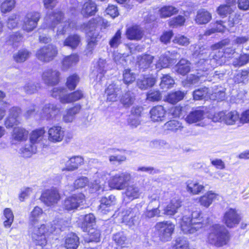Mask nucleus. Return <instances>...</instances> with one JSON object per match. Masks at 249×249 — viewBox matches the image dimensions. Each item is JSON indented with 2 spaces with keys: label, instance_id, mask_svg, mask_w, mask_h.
<instances>
[{
  "label": "nucleus",
  "instance_id": "obj_3",
  "mask_svg": "<svg viewBox=\"0 0 249 249\" xmlns=\"http://www.w3.org/2000/svg\"><path fill=\"white\" fill-rule=\"evenodd\" d=\"M199 211L192 212L191 218L190 216L184 215L180 223V226L183 232L186 234H195L199 231L208 223L207 218L205 219Z\"/></svg>",
  "mask_w": 249,
  "mask_h": 249
},
{
  "label": "nucleus",
  "instance_id": "obj_40",
  "mask_svg": "<svg viewBox=\"0 0 249 249\" xmlns=\"http://www.w3.org/2000/svg\"><path fill=\"white\" fill-rule=\"evenodd\" d=\"M186 93L181 91H176L169 93L166 97V101L172 104H176L182 100Z\"/></svg>",
  "mask_w": 249,
  "mask_h": 249
},
{
  "label": "nucleus",
  "instance_id": "obj_34",
  "mask_svg": "<svg viewBox=\"0 0 249 249\" xmlns=\"http://www.w3.org/2000/svg\"><path fill=\"white\" fill-rule=\"evenodd\" d=\"M108 173L106 171H99L96 173L94 178H98L99 179H95L93 182H91L89 186L95 190H99L101 188L102 181H104L107 178Z\"/></svg>",
  "mask_w": 249,
  "mask_h": 249
},
{
  "label": "nucleus",
  "instance_id": "obj_26",
  "mask_svg": "<svg viewBox=\"0 0 249 249\" xmlns=\"http://www.w3.org/2000/svg\"><path fill=\"white\" fill-rule=\"evenodd\" d=\"M181 201L178 199L173 198L163 210V213L167 215H173L181 207Z\"/></svg>",
  "mask_w": 249,
  "mask_h": 249
},
{
  "label": "nucleus",
  "instance_id": "obj_47",
  "mask_svg": "<svg viewBox=\"0 0 249 249\" xmlns=\"http://www.w3.org/2000/svg\"><path fill=\"white\" fill-rule=\"evenodd\" d=\"M31 55V52L27 49H21L14 54V60L18 63H21L28 59Z\"/></svg>",
  "mask_w": 249,
  "mask_h": 249
},
{
  "label": "nucleus",
  "instance_id": "obj_14",
  "mask_svg": "<svg viewBox=\"0 0 249 249\" xmlns=\"http://www.w3.org/2000/svg\"><path fill=\"white\" fill-rule=\"evenodd\" d=\"M21 113V109L18 107H13L9 110L8 116L6 118L4 125L7 128L18 125L19 122L18 117Z\"/></svg>",
  "mask_w": 249,
  "mask_h": 249
},
{
  "label": "nucleus",
  "instance_id": "obj_7",
  "mask_svg": "<svg viewBox=\"0 0 249 249\" xmlns=\"http://www.w3.org/2000/svg\"><path fill=\"white\" fill-rule=\"evenodd\" d=\"M85 201V196L82 194H74L67 197L63 202L64 208L68 211L77 209L83 205Z\"/></svg>",
  "mask_w": 249,
  "mask_h": 249
},
{
  "label": "nucleus",
  "instance_id": "obj_15",
  "mask_svg": "<svg viewBox=\"0 0 249 249\" xmlns=\"http://www.w3.org/2000/svg\"><path fill=\"white\" fill-rule=\"evenodd\" d=\"M166 111L162 106L153 107L150 111V119L153 122L163 121L166 118Z\"/></svg>",
  "mask_w": 249,
  "mask_h": 249
},
{
  "label": "nucleus",
  "instance_id": "obj_21",
  "mask_svg": "<svg viewBox=\"0 0 249 249\" xmlns=\"http://www.w3.org/2000/svg\"><path fill=\"white\" fill-rule=\"evenodd\" d=\"M116 198L114 196L110 195L108 197H104L101 200L99 210L103 213H106L111 210L110 208L115 204Z\"/></svg>",
  "mask_w": 249,
  "mask_h": 249
},
{
  "label": "nucleus",
  "instance_id": "obj_54",
  "mask_svg": "<svg viewBox=\"0 0 249 249\" xmlns=\"http://www.w3.org/2000/svg\"><path fill=\"white\" fill-rule=\"evenodd\" d=\"M108 64H107L105 59L100 58L98 61L97 79L101 80L104 77V74L107 71Z\"/></svg>",
  "mask_w": 249,
  "mask_h": 249
},
{
  "label": "nucleus",
  "instance_id": "obj_57",
  "mask_svg": "<svg viewBox=\"0 0 249 249\" xmlns=\"http://www.w3.org/2000/svg\"><path fill=\"white\" fill-rule=\"evenodd\" d=\"M171 59L166 54H162L156 64L157 68L160 69L168 67L170 63Z\"/></svg>",
  "mask_w": 249,
  "mask_h": 249
},
{
  "label": "nucleus",
  "instance_id": "obj_45",
  "mask_svg": "<svg viewBox=\"0 0 249 249\" xmlns=\"http://www.w3.org/2000/svg\"><path fill=\"white\" fill-rule=\"evenodd\" d=\"M159 11L160 17L166 18L176 14L178 13V10L174 6L168 5L162 7Z\"/></svg>",
  "mask_w": 249,
  "mask_h": 249
},
{
  "label": "nucleus",
  "instance_id": "obj_30",
  "mask_svg": "<svg viewBox=\"0 0 249 249\" xmlns=\"http://www.w3.org/2000/svg\"><path fill=\"white\" fill-rule=\"evenodd\" d=\"M204 112L198 109L192 111L185 118L186 122L188 124H193L201 121L204 118Z\"/></svg>",
  "mask_w": 249,
  "mask_h": 249
},
{
  "label": "nucleus",
  "instance_id": "obj_9",
  "mask_svg": "<svg viewBox=\"0 0 249 249\" xmlns=\"http://www.w3.org/2000/svg\"><path fill=\"white\" fill-rule=\"evenodd\" d=\"M40 18V14L38 12H31L27 13L23 20L22 28L27 32H31L35 29Z\"/></svg>",
  "mask_w": 249,
  "mask_h": 249
},
{
  "label": "nucleus",
  "instance_id": "obj_29",
  "mask_svg": "<svg viewBox=\"0 0 249 249\" xmlns=\"http://www.w3.org/2000/svg\"><path fill=\"white\" fill-rule=\"evenodd\" d=\"M28 134V131L24 128L16 127L13 129L12 137L14 140L21 142L27 139Z\"/></svg>",
  "mask_w": 249,
  "mask_h": 249
},
{
  "label": "nucleus",
  "instance_id": "obj_23",
  "mask_svg": "<svg viewBox=\"0 0 249 249\" xmlns=\"http://www.w3.org/2000/svg\"><path fill=\"white\" fill-rule=\"evenodd\" d=\"M121 92V89L119 86L113 84L109 85L106 90L107 101L109 102L117 101L118 96Z\"/></svg>",
  "mask_w": 249,
  "mask_h": 249
},
{
  "label": "nucleus",
  "instance_id": "obj_17",
  "mask_svg": "<svg viewBox=\"0 0 249 249\" xmlns=\"http://www.w3.org/2000/svg\"><path fill=\"white\" fill-rule=\"evenodd\" d=\"M64 136V131L59 126H53L48 130V140L53 142H60Z\"/></svg>",
  "mask_w": 249,
  "mask_h": 249
},
{
  "label": "nucleus",
  "instance_id": "obj_61",
  "mask_svg": "<svg viewBox=\"0 0 249 249\" xmlns=\"http://www.w3.org/2000/svg\"><path fill=\"white\" fill-rule=\"evenodd\" d=\"M112 240L117 246L123 247L125 243L126 237L124 232H119L113 235Z\"/></svg>",
  "mask_w": 249,
  "mask_h": 249
},
{
  "label": "nucleus",
  "instance_id": "obj_37",
  "mask_svg": "<svg viewBox=\"0 0 249 249\" xmlns=\"http://www.w3.org/2000/svg\"><path fill=\"white\" fill-rule=\"evenodd\" d=\"M79 61V56L77 54H72L65 56L62 61V69L66 71L76 64Z\"/></svg>",
  "mask_w": 249,
  "mask_h": 249
},
{
  "label": "nucleus",
  "instance_id": "obj_39",
  "mask_svg": "<svg viewBox=\"0 0 249 249\" xmlns=\"http://www.w3.org/2000/svg\"><path fill=\"white\" fill-rule=\"evenodd\" d=\"M154 57L150 54H144L138 57V65L140 69L144 71L149 68Z\"/></svg>",
  "mask_w": 249,
  "mask_h": 249
},
{
  "label": "nucleus",
  "instance_id": "obj_11",
  "mask_svg": "<svg viewBox=\"0 0 249 249\" xmlns=\"http://www.w3.org/2000/svg\"><path fill=\"white\" fill-rule=\"evenodd\" d=\"M60 199V195L56 189L47 190L42 194L40 197L41 201L48 206L56 204Z\"/></svg>",
  "mask_w": 249,
  "mask_h": 249
},
{
  "label": "nucleus",
  "instance_id": "obj_59",
  "mask_svg": "<svg viewBox=\"0 0 249 249\" xmlns=\"http://www.w3.org/2000/svg\"><path fill=\"white\" fill-rule=\"evenodd\" d=\"M209 89L204 87L195 90L193 92V97L196 100H199L205 98L208 96Z\"/></svg>",
  "mask_w": 249,
  "mask_h": 249
},
{
  "label": "nucleus",
  "instance_id": "obj_1",
  "mask_svg": "<svg viewBox=\"0 0 249 249\" xmlns=\"http://www.w3.org/2000/svg\"><path fill=\"white\" fill-rule=\"evenodd\" d=\"M43 214L42 209L36 206L31 212L29 216L31 236L35 243L41 246H45L46 244V233H53L57 228L61 229L59 224L54 227L52 226L49 229H47L44 224L39 225V220Z\"/></svg>",
  "mask_w": 249,
  "mask_h": 249
},
{
  "label": "nucleus",
  "instance_id": "obj_55",
  "mask_svg": "<svg viewBox=\"0 0 249 249\" xmlns=\"http://www.w3.org/2000/svg\"><path fill=\"white\" fill-rule=\"evenodd\" d=\"M249 77V69L243 70L238 71L234 76L235 82L245 83L248 81Z\"/></svg>",
  "mask_w": 249,
  "mask_h": 249
},
{
  "label": "nucleus",
  "instance_id": "obj_41",
  "mask_svg": "<svg viewBox=\"0 0 249 249\" xmlns=\"http://www.w3.org/2000/svg\"><path fill=\"white\" fill-rule=\"evenodd\" d=\"M80 37L77 35H73L68 36L64 41L63 45L72 49H75L80 42Z\"/></svg>",
  "mask_w": 249,
  "mask_h": 249
},
{
  "label": "nucleus",
  "instance_id": "obj_56",
  "mask_svg": "<svg viewBox=\"0 0 249 249\" xmlns=\"http://www.w3.org/2000/svg\"><path fill=\"white\" fill-rule=\"evenodd\" d=\"M20 150L23 157L28 158L36 152V146L30 142V144H26Z\"/></svg>",
  "mask_w": 249,
  "mask_h": 249
},
{
  "label": "nucleus",
  "instance_id": "obj_63",
  "mask_svg": "<svg viewBox=\"0 0 249 249\" xmlns=\"http://www.w3.org/2000/svg\"><path fill=\"white\" fill-rule=\"evenodd\" d=\"M175 242L173 249H189L188 242L184 238L178 237Z\"/></svg>",
  "mask_w": 249,
  "mask_h": 249
},
{
  "label": "nucleus",
  "instance_id": "obj_64",
  "mask_svg": "<svg viewBox=\"0 0 249 249\" xmlns=\"http://www.w3.org/2000/svg\"><path fill=\"white\" fill-rule=\"evenodd\" d=\"M136 79V74L130 69H125L123 73V80L126 84L133 82Z\"/></svg>",
  "mask_w": 249,
  "mask_h": 249
},
{
  "label": "nucleus",
  "instance_id": "obj_38",
  "mask_svg": "<svg viewBox=\"0 0 249 249\" xmlns=\"http://www.w3.org/2000/svg\"><path fill=\"white\" fill-rule=\"evenodd\" d=\"M79 244V238L74 233L67 236L65 239V247L67 249H76Z\"/></svg>",
  "mask_w": 249,
  "mask_h": 249
},
{
  "label": "nucleus",
  "instance_id": "obj_6",
  "mask_svg": "<svg viewBox=\"0 0 249 249\" xmlns=\"http://www.w3.org/2000/svg\"><path fill=\"white\" fill-rule=\"evenodd\" d=\"M57 48L53 44H49L39 49L36 53V58L40 61L49 62L57 55Z\"/></svg>",
  "mask_w": 249,
  "mask_h": 249
},
{
  "label": "nucleus",
  "instance_id": "obj_24",
  "mask_svg": "<svg viewBox=\"0 0 249 249\" xmlns=\"http://www.w3.org/2000/svg\"><path fill=\"white\" fill-rule=\"evenodd\" d=\"M183 126L181 123L177 120H173L167 122L163 126L164 133L168 134L171 132L177 133L181 131Z\"/></svg>",
  "mask_w": 249,
  "mask_h": 249
},
{
  "label": "nucleus",
  "instance_id": "obj_50",
  "mask_svg": "<svg viewBox=\"0 0 249 249\" xmlns=\"http://www.w3.org/2000/svg\"><path fill=\"white\" fill-rule=\"evenodd\" d=\"M218 50V43H215L211 47V52H209V60L210 64L212 66V67H216L218 64V59L217 56Z\"/></svg>",
  "mask_w": 249,
  "mask_h": 249
},
{
  "label": "nucleus",
  "instance_id": "obj_52",
  "mask_svg": "<svg viewBox=\"0 0 249 249\" xmlns=\"http://www.w3.org/2000/svg\"><path fill=\"white\" fill-rule=\"evenodd\" d=\"M249 61V54L242 53L238 57L233 58L232 61L233 66L239 67L247 64Z\"/></svg>",
  "mask_w": 249,
  "mask_h": 249
},
{
  "label": "nucleus",
  "instance_id": "obj_35",
  "mask_svg": "<svg viewBox=\"0 0 249 249\" xmlns=\"http://www.w3.org/2000/svg\"><path fill=\"white\" fill-rule=\"evenodd\" d=\"M83 93L81 90H77L70 94H67L61 98V103L67 104L78 101L83 98Z\"/></svg>",
  "mask_w": 249,
  "mask_h": 249
},
{
  "label": "nucleus",
  "instance_id": "obj_18",
  "mask_svg": "<svg viewBox=\"0 0 249 249\" xmlns=\"http://www.w3.org/2000/svg\"><path fill=\"white\" fill-rule=\"evenodd\" d=\"M60 72L56 70L49 69L42 74V79L47 85H55L59 81Z\"/></svg>",
  "mask_w": 249,
  "mask_h": 249
},
{
  "label": "nucleus",
  "instance_id": "obj_51",
  "mask_svg": "<svg viewBox=\"0 0 249 249\" xmlns=\"http://www.w3.org/2000/svg\"><path fill=\"white\" fill-rule=\"evenodd\" d=\"M215 194L210 191L205 194L199 198V202L200 204L204 207H209L212 203L213 200L216 198Z\"/></svg>",
  "mask_w": 249,
  "mask_h": 249
},
{
  "label": "nucleus",
  "instance_id": "obj_48",
  "mask_svg": "<svg viewBox=\"0 0 249 249\" xmlns=\"http://www.w3.org/2000/svg\"><path fill=\"white\" fill-rule=\"evenodd\" d=\"M209 243L216 246L218 243V225H215L210 228L208 236Z\"/></svg>",
  "mask_w": 249,
  "mask_h": 249
},
{
  "label": "nucleus",
  "instance_id": "obj_22",
  "mask_svg": "<svg viewBox=\"0 0 249 249\" xmlns=\"http://www.w3.org/2000/svg\"><path fill=\"white\" fill-rule=\"evenodd\" d=\"M84 162L83 158L81 156H74L69 159L66 162V167L62 169V171H73L81 165Z\"/></svg>",
  "mask_w": 249,
  "mask_h": 249
},
{
  "label": "nucleus",
  "instance_id": "obj_58",
  "mask_svg": "<svg viewBox=\"0 0 249 249\" xmlns=\"http://www.w3.org/2000/svg\"><path fill=\"white\" fill-rule=\"evenodd\" d=\"M95 223V217L92 213H89L85 216L84 220L83 222V227L85 228L86 231L88 229L93 228V226Z\"/></svg>",
  "mask_w": 249,
  "mask_h": 249
},
{
  "label": "nucleus",
  "instance_id": "obj_20",
  "mask_svg": "<svg viewBox=\"0 0 249 249\" xmlns=\"http://www.w3.org/2000/svg\"><path fill=\"white\" fill-rule=\"evenodd\" d=\"M144 35L143 31L139 26H133L127 29L126 36L130 40H139Z\"/></svg>",
  "mask_w": 249,
  "mask_h": 249
},
{
  "label": "nucleus",
  "instance_id": "obj_2",
  "mask_svg": "<svg viewBox=\"0 0 249 249\" xmlns=\"http://www.w3.org/2000/svg\"><path fill=\"white\" fill-rule=\"evenodd\" d=\"M63 19V14L57 11L49 15L45 18V22L49 28H54L57 26L56 37L58 38L60 35H63L67 32H71L76 27V23L73 21H61Z\"/></svg>",
  "mask_w": 249,
  "mask_h": 249
},
{
  "label": "nucleus",
  "instance_id": "obj_25",
  "mask_svg": "<svg viewBox=\"0 0 249 249\" xmlns=\"http://www.w3.org/2000/svg\"><path fill=\"white\" fill-rule=\"evenodd\" d=\"M156 81V79L153 76H143L138 78L137 83L140 89L145 90L153 87Z\"/></svg>",
  "mask_w": 249,
  "mask_h": 249
},
{
  "label": "nucleus",
  "instance_id": "obj_43",
  "mask_svg": "<svg viewBox=\"0 0 249 249\" xmlns=\"http://www.w3.org/2000/svg\"><path fill=\"white\" fill-rule=\"evenodd\" d=\"M211 14L204 10H200L197 12L196 18V21L198 24H204L208 23L211 19Z\"/></svg>",
  "mask_w": 249,
  "mask_h": 249
},
{
  "label": "nucleus",
  "instance_id": "obj_5",
  "mask_svg": "<svg viewBox=\"0 0 249 249\" xmlns=\"http://www.w3.org/2000/svg\"><path fill=\"white\" fill-rule=\"evenodd\" d=\"M155 229L160 239L162 242H167L171 239L175 226L170 221H163L158 222L155 226Z\"/></svg>",
  "mask_w": 249,
  "mask_h": 249
},
{
  "label": "nucleus",
  "instance_id": "obj_8",
  "mask_svg": "<svg viewBox=\"0 0 249 249\" xmlns=\"http://www.w3.org/2000/svg\"><path fill=\"white\" fill-rule=\"evenodd\" d=\"M61 109V106L59 104H46L40 113V116L47 120H53L59 113Z\"/></svg>",
  "mask_w": 249,
  "mask_h": 249
},
{
  "label": "nucleus",
  "instance_id": "obj_31",
  "mask_svg": "<svg viewBox=\"0 0 249 249\" xmlns=\"http://www.w3.org/2000/svg\"><path fill=\"white\" fill-rule=\"evenodd\" d=\"M97 6L96 3L91 0L85 2L81 10V14L84 17H89L94 15L97 12Z\"/></svg>",
  "mask_w": 249,
  "mask_h": 249
},
{
  "label": "nucleus",
  "instance_id": "obj_13",
  "mask_svg": "<svg viewBox=\"0 0 249 249\" xmlns=\"http://www.w3.org/2000/svg\"><path fill=\"white\" fill-rule=\"evenodd\" d=\"M242 15L239 13H235L232 14L231 13L229 17L228 21L219 20V33L225 32L227 31L229 32V28L234 26L235 24L239 23L241 20Z\"/></svg>",
  "mask_w": 249,
  "mask_h": 249
},
{
  "label": "nucleus",
  "instance_id": "obj_12",
  "mask_svg": "<svg viewBox=\"0 0 249 249\" xmlns=\"http://www.w3.org/2000/svg\"><path fill=\"white\" fill-rule=\"evenodd\" d=\"M142 193L141 188L138 185H128L123 194L124 199L125 201H130L140 197Z\"/></svg>",
  "mask_w": 249,
  "mask_h": 249
},
{
  "label": "nucleus",
  "instance_id": "obj_32",
  "mask_svg": "<svg viewBox=\"0 0 249 249\" xmlns=\"http://www.w3.org/2000/svg\"><path fill=\"white\" fill-rule=\"evenodd\" d=\"M187 191L193 195L199 194L203 189L204 186L196 181L189 180L186 182Z\"/></svg>",
  "mask_w": 249,
  "mask_h": 249
},
{
  "label": "nucleus",
  "instance_id": "obj_19",
  "mask_svg": "<svg viewBox=\"0 0 249 249\" xmlns=\"http://www.w3.org/2000/svg\"><path fill=\"white\" fill-rule=\"evenodd\" d=\"M88 44L85 51L87 55H90L93 53V51L97 45V42L101 36L97 32L94 33H89L88 34Z\"/></svg>",
  "mask_w": 249,
  "mask_h": 249
},
{
  "label": "nucleus",
  "instance_id": "obj_46",
  "mask_svg": "<svg viewBox=\"0 0 249 249\" xmlns=\"http://www.w3.org/2000/svg\"><path fill=\"white\" fill-rule=\"evenodd\" d=\"M45 132V131L43 128L33 131L30 135V142L36 145V143H37L42 140Z\"/></svg>",
  "mask_w": 249,
  "mask_h": 249
},
{
  "label": "nucleus",
  "instance_id": "obj_33",
  "mask_svg": "<svg viewBox=\"0 0 249 249\" xmlns=\"http://www.w3.org/2000/svg\"><path fill=\"white\" fill-rule=\"evenodd\" d=\"M87 231V233H86L84 235L85 241L86 242H98L100 241V232L98 230L94 228H91L89 229H88V231Z\"/></svg>",
  "mask_w": 249,
  "mask_h": 249
},
{
  "label": "nucleus",
  "instance_id": "obj_53",
  "mask_svg": "<svg viewBox=\"0 0 249 249\" xmlns=\"http://www.w3.org/2000/svg\"><path fill=\"white\" fill-rule=\"evenodd\" d=\"M174 84V80L169 75L165 74L161 78L160 86L163 90H167L171 88Z\"/></svg>",
  "mask_w": 249,
  "mask_h": 249
},
{
  "label": "nucleus",
  "instance_id": "obj_44",
  "mask_svg": "<svg viewBox=\"0 0 249 249\" xmlns=\"http://www.w3.org/2000/svg\"><path fill=\"white\" fill-rule=\"evenodd\" d=\"M3 226L5 228H10L14 219V215L12 211L10 208H5L3 210Z\"/></svg>",
  "mask_w": 249,
  "mask_h": 249
},
{
  "label": "nucleus",
  "instance_id": "obj_49",
  "mask_svg": "<svg viewBox=\"0 0 249 249\" xmlns=\"http://www.w3.org/2000/svg\"><path fill=\"white\" fill-rule=\"evenodd\" d=\"M230 240L228 231L224 227H219V247L227 245Z\"/></svg>",
  "mask_w": 249,
  "mask_h": 249
},
{
  "label": "nucleus",
  "instance_id": "obj_16",
  "mask_svg": "<svg viewBox=\"0 0 249 249\" xmlns=\"http://www.w3.org/2000/svg\"><path fill=\"white\" fill-rule=\"evenodd\" d=\"M104 19L100 17H96L95 18H92L87 23L84 24V29L85 32L88 36L89 33H94L97 32L99 34V31L97 30L98 26L105 24Z\"/></svg>",
  "mask_w": 249,
  "mask_h": 249
},
{
  "label": "nucleus",
  "instance_id": "obj_60",
  "mask_svg": "<svg viewBox=\"0 0 249 249\" xmlns=\"http://www.w3.org/2000/svg\"><path fill=\"white\" fill-rule=\"evenodd\" d=\"M121 31L118 30L115 34L112 36L109 41V45L110 47L113 48H117L122 43Z\"/></svg>",
  "mask_w": 249,
  "mask_h": 249
},
{
  "label": "nucleus",
  "instance_id": "obj_62",
  "mask_svg": "<svg viewBox=\"0 0 249 249\" xmlns=\"http://www.w3.org/2000/svg\"><path fill=\"white\" fill-rule=\"evenodd\" d=\"M142 205L140 204H137L136 205L131 207V212L130 213V216L129 220H131L133 224H135L138 219V216L140 215V210L141 209Z\"/></svg>",
  "mask_w": 249,
  "mask_h": 249
},
{
  "label": "nucleus",
  "instance_id": "obj_42",
  "mask_svg": "<svg viewBox=\"0 0 249 249\" xmlns=\"http://www.w3.org/2000/svg\"><path fill=\"white\" fill-rule=\"evenodd\" d=\"M196 50L195 51L194 53V55L197 56L200 59V61H199L197 65L198 67L202 65L205 62L208 63L209 61L208 60H206L205 58L207 56V53H208V50H206L204 46L198 47L197 48L195 47Z\"/></svg>",
  "mask_w": 249,
  "mask_h": 249
},
{
  "label": "nucleus",
  "instance_id": "obj_36",
  "mask_svg": "<svg viewBox=\"0 0 249 249\" xmlns=\"http://www.w3.org/2000/svg\"><path fill=\"white\" fill-rule=\"evenodd\" d=\"M135 100V94L131 91H127L123 94L120 99L121 103L125 107H130L134 103Z\"/></svg>",
  "mask_w": 249,
  "mask_h": 249
},
{
  "label": "nucleus",
  "instance_id": "obj_28",
  "mask_svg": "<svg viewBox=\"0 0 249 249\" xmlns=\"http://www.w3.org/2000/svg\"><path fill=\"white\" fill-rule=\"evenodd\" d=\"M219 121H223L229 125H232L238 121L240 118L239 115L236 111H231L228 112L227 114L223 116V113L219 112Z\"/></svg>",
  "mask_w": 249,
  "mask_h": 249
},
{
  "label": "nucleus",
  "instance_id": "obj_27",
  "mask_svg": "<svg viewBox=\"0 0 249 249\" xmlns=\"http://www.w3.org/2000/svg\"><path fill=\"white\" fill-rule=\"evenodd\" d=\"M175 71L178 73L184 75L191 70V63L185 59H181L174 67Z\"/></svg>",
  "mask_w": 249,
  "mask_h": 249
},
{
  "label": "nucleus",
  "instance_id": "obj_10",
  "mask_svg": "<svg viewBox=\"0 0 249 249\" xmlns=\"http://www.w3.org/2000/svg\"><path fill=\"white\" fill-rule=\"evenodd\" d=\"M241 220V217L236 210L231 208L225 212L223 222L228 228H233L239 224Z\"/></svg>",
  "mask_w": 249,
  "mask_h": 249
},
{
  "label": "nucleus",
  "instance_id": "obj_4",
  "mask_svg": "<svg viewBox=\"0 0 249 249\" xmlns=\"http://www.w3.org/2000/svg\"><path fill=\"white\" fill-rule=\"evenodd\" d=\"M131 179V174L127 172H121L111 177L109 180V186L113 189H124Z\"/></svg>",
  "mask_w": 249,
  "mask_h": 249
}]
</instances>
